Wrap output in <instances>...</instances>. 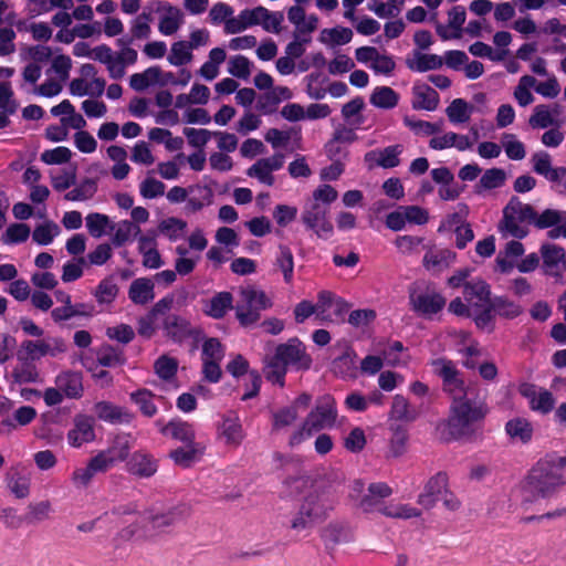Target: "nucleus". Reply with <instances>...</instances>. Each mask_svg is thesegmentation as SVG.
Here are the masks:
<instances>
[{
	"label": "nucleus",
	"mask_w": 566,
	"mask_h": 566,
	"mask_svg": "<svg viewBox=\"0 0 566 566\" xmlns=\"http://www.w3.org/2000/svg\"><path fill=\"white\" fill-rule=\"evenodd\" d=\"M112 230L114 231L112 241L116 247L125 244L140 232L138 226L127 220H123L114 224V229Z\"/></svg>",
	"instance_id": "54"
},
{
	"label": "nucleus",
	"mask_w": 566,
	"mask_h": 566,
	"mask_svg": "<svg viewBox=\"0 0 566 566\" xmlns=\"http://www.w3.org/2000/svg\"><path fill=\"white\" fill-rule=\"evenodd\" d=\"M94 410L98 419L111 423L128 422L130 419L126 410L106 401L96 403Z\"/></svg>",
	"instance_id": "40"
},
{
	"label": "nucleus",
	"mask_w": 566,
	"mask_h": 566,
	"mask_svg": "<svg viewBox=\"0 0 566 566\" xmlns=\"http://www.w3.org/2000/svg\"><path fill=\"white\" fill-rule=\"evenodd\" d=\"M64 83V81L45 72L44 82L39 85H34L31 92L38 96L51 98L62 92Z\"/></svg>",
	"instance_id": "55"
},
{
	"label": "nucleus",
	"mask_w": 566,
	"mask_h": 566,
	"mask_svg": "<svg viewBox=\"0 0 566 566\" xmlns=\"http://www.w3.org/2000/svg\"><path fill=\"white\" fill-rule=\"evenodd\" d=\"M205 446L201 443L185 444L170 453L174 462L181 467H189L196 462L203 453Z\"/></svg>",
	"instance_id": "42"
},
{
	"label": "nucleus",
	"mask_w": 566,
	"mask_h": 566,
	"mask_svg": "<svg viewBox=\"0 0 566 566\" xmlns=\"http://www.w3.org/2000/svg\"><path fill=\"white\" fill-rule=\"evenodd\" d=\"M535 220L533 208L513 198L503 211V221L500 230L504 235L524 238L527 234V226Z\"/></svg>",
	"instance_id": "6"
},
{
	"label": "nucleus",
	"mask_w": 566,
	"mask_h": 566,
	"mask_svg": "<svg viewBox=\"0 0 566 566\" xmlns=\"http://www.w3.org/2000/svg\"><path fill=\"white\" fill-rule=\"evenodd\" d=\"M61 233L57 223L46 220L35 227L32 232V239L39 245H49Z\"/></svg>",
	"instance_id": "47"
},
{
	"label": "nucleus",
	"mask_w": 566,
	"mask_h": 566,
	"mask_svg": "<svg viewBox=\"0 0 566 566\" xmlns=\"http://www.w3.org/2000/svg\"><path fill=\"white\" fill-rule=\"evenodd\" d=\"M56 387L67 398H80L83 395L82 376L80 373L63 371L56 376Z\"/></svg>",
	"instance_id": "33"
},
{
	"label": "nucleus",
	"mask_w": 566,
	"mask_h": 566,
	"mask_svg": "<svg viewBox=\"0 0 566 566\" xmlns=\"http://www.w3.org/2000/svg\"><path fill=\"white\" fill-rule=\"evenodd\" d=\"M439 105V95L424 83H417L412 87V107L415 109L434 111Z\"/></svg>",
	"instance_id": "29"
},
{
	"label": "nucleus",
	"mask_w": 566,
	"mask_h": 566,
	"mask_svg": "<svg viewBox=\"0 0 566 566\" xmlns=\"http://www.w3.org/2000/svg\"><path fill=\"white\" fill-rule=\"evenodd\" d=\"M533 223L541 228H552L548 235L553 239L566 238V211L547 209L541 214L535 212Z\"/></svg>",
	"instance_id": "20"
},
{
	"label": "nucleus",
	"mask_w": 566,
	"mask_h": 566,
	"mask_svg": "<svg viewBox=\"0 0 566 566\" xmlns=\"http://www.w3.org/2000/svg\"><path fill=\"white\" fill-rule=\"evenodd\" d=\"M381 515L388 518L411 520L420 517L421 510L408 503L389 501L384 506Z\"/></svg>",
	"instance_id": "38"
},
{
	"label": "nucleus",
	"mask_w": 566,
	"mask_h": 566,
	"mask_svg": "<svg viewBox=\"0 0 566 566\" xmlns=\"http://www.w3.org/2000/svg\"><path fill=\"white\" fill-rule=\"evenodd\" d=\"M407 66L415 72H427L440 69L443 65V57L437 54L423 53L413 50L406 60Z\"/></svg>",
	"instance_id": "31"
},
{
	"label": "nucleus",
	"mask_w": 566,
	"mask_h": 566,
	"mask_svg": "<svg viewBox=\"0 0 566 566\" xmlns=\"http://www.w3.org/2000/svg\"><path fill=\"white\" fill-rule=\"evenodd\" d=\"M128 471L140 478H149L157 471L156 461L144 452H136L127 463Z\"/></svg>",
	"instance_id": "36"
},
{
	"label": "nucleus",
	"mask_w": 566,
	"mask_h": 566,
	"mask_svg": "<svg viewBox=\"0 0 566 566\" xmlns=\"http://www.w3.org/2000/svg\"><path fill=\"white\" fill-rule=\"evenodd\" d=\"M312 363L306 346L300 339L291 338L275 348L274 355L266 361L265 376L273 384L283 386L287 368L307 370Z\"/></svg>",
	"instance_id": "4"
},
{
	"label": "nucleus",
	"mask_w": 566,
	"mask_h": 566,
	"mask_svg": "<svg viewBox=\"0 0 566 566\" xmlns=\"http://www.w3.org/2000/svg\"><path fill=\"white\" fill-rule=\"evenodd\" d=\"M463 297H455L449 304V312L462 317H473L479 328H489L491 324V290L489 284L474 279L464 284Z\"/></svg>",
	"instance_id": "3"
},
{
	"label": "nucleus",
	"mask_w": 566,
	"mask_h": 566,
	"mask_svg": "<svg viewBox=\"0 0 566 566\" xmlns=\"http://www.w3.org/2000/svg\"><path fill=\"white\" fill-rule=\"evenodd\" d=\"M30 235V228L24 223H14L7 228L0 240L4 244L24 242Z\"/></svg>",
	"instance_id": "60"
},
{
	"label": "nucleus",
	"mask_w": 566,
	"mask_h": 566,
	"mask_svg": "<svg viewBox=\"0 0 566 566\" xmlns=\"http://www.w3.org/2000/svg\"><path fill=\"white\" fill-rule=\"evenodd\" d=\"M353 31L348 28L336 27L332 29H324L321 32V41L329 45H343L350 42Z\"/></svg>",
	"instance_id": "57"
},
{
	"label": "nucleus",
	"mask_w": 566,
	"mask_h": 566,
	"mask_svg": "<svg viewBox=\"0 0 566 566\" xmlns=\"http://www.w3.org/2000/svg\"><path fill=\"white\" fill-rule=\"evenodd\" d=\"M129 449L130 444L128 437L120 436L117 437L112 446L104 450V452L108 454V457L112 458V461L116 464L127 458Z\"/></svg>",
	"instance_id": "63"
},
{
	"label": "nucleus",
	"mask_w": 566,
	"mask_h": 566,
	"mask_svg": "<svg viewBox=\"0 0 566 566\" xmlns=\"http://www.w3.org/2000/svg\"><path fill=\"white\" fill-rule=\"evenodd\" d=\"M91 59L105 64L109 76L114 80L122 78L125 75L122 63L115 59L114 52L106 44L94 46Z\"/></svg>",
	"instance_id": "30"
},
{
	"label": "nucleus",
	"mask_w": 566,
	"mask_h": 566,
	"mask_svg": "<svg viewBox=\"0 0 566 566\" xmlns=\"http://www.w3.org/2000/svg\"><path fill=\"white\" fill-rule=\"evenodd\" d=\"M329 209L324 205L306 200L302 211V222L318 238L327 240L334 233V227L328 219Z\"/></svg>",
	"instance_id": "10"
},
{
	"label": "nucleus",
	"mask_w": 566,
	"mask_h": 566,
	"mask_svg": "<svg viewBox=\"0 0 566 566\" xmlns=\"http://www.w3.org/2000/svg\"><path fill=\"white\" fill-rule=\"evenodd\" d=\"M566 455L538 460L518 486L523 504L554 496L566 484Z\"/></svg>",
	"instance_id": "2"
},
{
	"label": "nucleus",
	"mask_w": 566,
	"mask_h": 566,
	"mask_svg": "<svg viewBox=\"0 0 566 566\" xmlns=\"http://www.w3.org/2000/svg\"><path fill=\"white\" fill-rule=\"evenodd\" d=\"M161 432L166 436H171L174 439L185 444L195 443V429L190 423L172 420L161 429Z\"/></svg>",
	"instance_id": "43"
},
{
	"label": "nucleus",
	"mask_w": 566,
	"mask_h": 566,
	"mask_svg": "<svg viewBox=\"0 0 566 566\" xmlns=\"http://www.w3.org/2000/svg\"><path fill=\"white\" fill-rule=\"evenodd\" d=\"M72 65L73 62L69 55L56 54L52 57L51 65L45 72L66 82L70 77Z\"/></svg>",
	"instance_id": "58"
},
{
	"label": "nucleus",
	"mask_w": 566,
	"mask_h": 566,
	"mask_svg": "<svg viewBox=\"0 0 566 566\" xmlns=\"http://www.w3.org/2000/svg\"><path fill=\"white\" fill-rule=\"evenodd\" d=\"M36 417V410L30 406H22L13 412L12 419H4L3 426L15 428L17 426H27Z\"/></svg>",
	"instance_id": "62"
},
{
	"label": "nucleus",
	"mask_w": 566,
	"mask_h": 566,
	"mask_svg": "<svg viewBox=\"0 0 566 566\" xmlns=\"http://www.w3.org/2000/svg\"><path fill=\"white\" fill-rule=\"evenodd\" d=\"M447 491L448 475L438 472L426 483L423 491L418 496V503L424 509H431Z\"/></svg>",
	"instance_id": "22"
},
{
	"label": "nucleus",
	"mask_w": 566,
	"mask_h": 566,
	"mask_svg": "<svg viewBox=\"0 0 566 566\" xmlns=\"http://www.w3.org/2000/svg\"><path fill=\"white\" fill-rule=\"evenodd\" d=\"M275 266L282 272L284 282L291 284L294 275V258L289 247H279V252L275 259Z\"/></svg>",
	"instance_id": "49"
},
{
	"label": "nucleus",
	"mask_w": 566,
	"mask_h": 566,
	"mask_svg": "<svg viewBox=\"0 0 566 566\" xmlns=\"http://www.w3.org/2000/svg\"><path fill=\"white\" fill-rule=\"evenodd\" d=\"M156 13L158 14V31L165 36L175 34L184 24L182 11L168 2H159Z\"/></svg>",
	"instance_id": "18"
},
{
	"label": "nucleus",
	"mask_w": 566,
	"mask_h": 566,
	"mask_svg": "<svg viewBox=\"0 0 566 566\" xmlns=\"http://www.w3.org/2000/svg\"><path fill=\"white\" fill-rule=\"evenodd\" d=\"M505 432L514 443L526 444L533 438L534 428L526 418L516 417L506 422Z\"/></svg>",
	"instance_id": "32"
},
{
	"label": "nucleus",
	"mask_w": 566,
	"mask_h": 566,
	"mask_svg": "<svg viewBox=\"0 0 566 566\" xmlns=\"http://www.w3.org/2000/svg\"><path fill=\"white\" fill-rule=\"evenodd\" d=\"M314 305L316 318L322 322H334L346 311L345 302L329 291H321Z\"/></svg>",
	"instance_id": "15"
},
{
	"label": "nucleus",
	"mask_w": 566,
	"mask_h": 566,
	"mask_svg": "<svg viewBox=\"0 0 566 566\" xmlns=\"http://www.w3.org/2000/svg\"><path fill=\"white\" fill-rule=\"evenodd\" d=\"M355 57L360 64L369 67L375 74L389 76L396 69L394 57L387 53H381L375 46H360L356 49Z\"/></svg>",
	"instance_id": "12"
},
{
	"label": "nucleus",
	"mask_w": 566,
	"mask_h": 566,
	"mask_svg": "<svg viewBox=\"0 0 566 566\" xmlns=\"http://www.w3.org/2000/svg\"><path fill=\"white\" fill-rule=\"evenodd\" d=\"M409 303L411 310L421 316H432L446 305L443 295L431 286L415 289L410 292Z\"/></svg>",
	"instance_id": "11"
},
{
	"label": "nucleus",
	"mask_w": 566,
	"mask_h": 566,
	"mask_svg": "<svg viewBox=\"0 0 566 566\" xmlns=\"http://www.w3.org/2000/svg\"><path fill=\"white\" fill-rule=\"evenodd\" d=\"M86 228L93 238H101L107 233L108 230L114 229V223L108 216L92 212L85 218Z\"/></svg>",
	"instance_id": "44"
},
{
	"label": "nucleus",
	"mask_w": 566,
	"mask_h": 566,
	"mask_svg": "<svg viewBox=\"0 0 566 566\" xmlns=\"http://www.w3.org/2000/svg\"><path fill=\"white\" fill-rule=\"evenodd\" d=\"M518 392L528 400L530 408L533 411L546 415L555 406V398L552 392L535 385L524 382L520 385Z\"/></svg>",
	"instance_id": "16"
},
{
	"label": "nucleus",
	"mask_w": 566,
	"mask_h": 566,
	"mask_svg": "<svg viewBox=\"0 0 566 566\" xmlns=\"http://www.w3.org/2000/svg\"><path fill=\"white\" fill-rule=\"evenodd\" d=\"M536 78L532 75H523L514 88V98L517 104L525 107L534 102L532 90H535Z\"/></svg>",
	"instance_id": "46"
},
{
	"label": "nucleus",
	"mask_w": 566,
	"mask_h": 566,
	"mask_svg": "<svg viewBox=\"0 0 566 566\" xmlns=\"http://www.w3.org/2000/svg\"><path fill=\"white\" fill-rule=\"evenodd\" d=\"M271 306V301L263 291L247 287L241 290L237 305V317L244 326H249L259 319V313Z\"/></svg>",
	"instance_id": "9"
},
{
	"label": "nucleus",
	"mask_w": 566,
	"mask_h": 566,
	"mask_svg": "<svg viewBox=\"0 0 566 566\" xmlns=\"http://www.w3.org/2000/svg\"><path fill=\"white\" fill-rule=\"evenodd\" d=\"M23 348L32 359H39L46 355L56 356L66 349L65 343L57 337L28 340L23 343Z\"/></svg>",
	"instance_id": "23"
},
{
	"label": "nucleus",
	"mask_w": 566,
	"mask_h": 566,
	"mask_svg": "<svg viewBox=\"0 0 566 566\" xmlns=\"http://www.w3.org/2000/svg\"><path fill=\"white\" fill-rule=\"evenodd\" d=\"M283 164L284 157L280 154L259 159L248 169V176L256 178L260 182L266 186H272L274 182V177L272 174L281 169Z\"/></svg>",
	"instance_id": "21"
},
{
	"label": "nucleus",
	"mask_w": 566,
	"mask_h": 566,
	"mask_svg": "<svg viewBox=\"0 0 566 566\" xmlns=\"http://www.w3.org/2000/svg\"><path fill=\"white\" fill-rule=\"evenodd\" d=\"M492 310L507 318H514L522 313L521 305L504 297H496L492 301L491 311Z\"/></svg>",
	"instance_id": "64"
},
{
	"label": "nucleus",
	"mask_w": 566,
	"mask_h": 566,
	"mask_svg": "<svg viewBox=\"0 0 566 566\" xmlns=\"http://www.w3.org/2000/svg\"><path fill=\"white\" fill-rule=\"evenodd\" d=\"M564 122V111L558 103L536 105L528 118V125L533 129L562 127Z\"/></svg>",
	"instance_id": "13"
},
{
	"label": "nucleus",
	"mask_w": 566,
	"mask_h": 566,
	"mask_svg": "<svg viewBox=\"0 0 566 566\" xmlns=\"http://www.w3.org/2000/svg\"><path fill=\"white\" fill-rule=\"evenodd\" d=\"M66 439L69 446L76 449L94 441V419L86 415H76L73 420V427L66 434Z\"/></svg>",
	"instance_id": "17"
},
{
	"label": "nucleus",
	"mask_w": 566,
	"mask_h": 566,
	"mask_svg": "<svg viewBox=\"0 0 566 566\" xmlns=\"http://www.w3.org/2000/svg\"><path fill=\"white\" fill-rule=\"evenodd\" d=\"M473 146V140L467 135H460L453 132L438 133L429 142V147L434 150H443L447 148H455L464 151Z\"/></svg>",
	"instance_id": "26"
},
{
	"label": "nucleus",
	"mask_w": 566,
	"mask_h": 566,
	"mask_svg": "<svg viewBox=\"0 0 566 566\" xmlns=\"http://www.w3.org/2000/svg\"><path fill=\"white\" fill-rule=\"evenodd\" d=\"M168 62L174 66L188 64L192 60L191 45L187 41H177L171 44L167 56Z\"/></svg>",
	"instance_id": "53"
},
{
	"label": "nucleus",
	"mask_w": 566,
	"mask_h": 566,
	"mask_svg": "<svg viewBox=\"0 0 566 566\" xmlns=\"http://www.w3.org/2000/svg\"><path fill=\"white\" fill-rule=\"evenodd\" d=\"M97 191V184L93 179H84L76 187L65 195L70 201H86L94 197Z\"/></svg>",
	"instance_id": "56"
},
{
	"label": "nucleus",
	"mask_w": 566,
	"mask_h": 566,
	"mask_svg": "<svg viewBox=\"0 0 566 566\" xmlns=\"http://www.w3.org/2000/svg\"><path fill=\"white\" fill-rule=\"evenodd\" d=\"M332 507V501L324 493L312 491L304 496L291 526L297 532L304 531L322 518Z\"/></svg>",
	"instance_id": "7"
},
{
	"label": "nucleus",
	"mask_w": 566,
	"mask_h": 566,
	"mask_svg": "<svg viewBox=\"0 0 566 566\" xmlns=\"http://www.w3.org/2000/svg\"><path fill=\"white\" fill-rule=\"evenodd\" d=\"M403 124L417 136L427 137L441 133L442 124L441 123H430L422 119H417L415 117L406 116L403 118Z\"/></svg>",
	"instance_id": "52"
},
{
	"label": "nucleus",
	"mask_w": 566,
	"mask_h": 566,
	"mask_svg": "<svg viewBox=\"0 0 566 566\" xmlns=\"http://www.w3.org/2000/svg\"><path fill=\"white\" fill-rule=\"evenodd\" d=\"M533 169L536 174L544 176L547 180L555 185L566 181L565 167H552V159L548 153L537 151L532 157Z\"/></svg>",
	"instance_id": "24"
},
{
	"label": "nucleus",
	"mask_w": 566,
	"mask_h": 566,
	"mask_svg": "<svg viewBox=\"0 0 566 566\" xmlns=\"http://www.w3.org/2000/svg\"><path fill=\"white\" fill-rule=\"evenodd\" d=\"M474 106L463 98L453 99L446 108L449 122L453 125H462L470 120Z\"/></svg>",
	"instance_id": "37"
},
{
	"label": "nucleus",
	"mask_w": 566,
	"mask_h": 566,
	"mask_svg": "<svg viewBox=\"0 0 566 566\" xmlns=\"http://www.w3.org/2000/svg\"><path fill=\"white\" fill-rule=\"evenodd\" d=\"M287 20L294 25L295 35L312 36L318 25V18L315 14H306L305 9L300 6L287 9Z\"/></svg>",
	"instance_id": "25"
},
{
	"label": "nucleus",
	"mask_w": 566,
	"mask_h": 566,
	"mask_svg": "<svg viewBox=\"0 0 566 566\" xmlns=\"http://www.w3.org/2000/svg\"><path fill=\"white\" fill-rule=\"evenodd\" d=\"M392 494V489L385 482L370 483L365 490V484L360 480H356L352 484L350 496L356 499L358 495L357 505L365 513H380L387 502L385 499Z\"/></svg>",
	"instance_id": "8"
},
{
	"label": "nucleus",
	"mask_w": 566,
	"mask_h": 566,
	"mask_svg": "<svg viewBox=\"0 0 566 566\" xmlns=\"http://www.w3.org/2000/svg\"><path fill=\"white\" fill-rule=\"evenodd\" d=\"M336 416L337 411L334 398L323 396L317 401L315 409L307 416L302 428L291 437L290 443L292 446L300 444L314 432L331 428L336 421Z\"/></svg>",
	"instance_id": "5"
},
{
	"label": "nucleus",
	"mask_w": 566,
	"mask_h": 566,
	"mask_svg": "<svg viewBox=\"0 0 566 566\" xmlns=\"http://www.w3.org/2000/svg\"><path fill=\"white\" fill-rule=\"evenodd\" d=\"M31 478L18 471L12 472L8 480V488L18 499H24L30 494Z\"/></svg>",
	"instance_id": "59"
},
{
	"label": "nucleus",
	"mask_w": 566,
	"mask_h": 566,
	"mask_svg": "<svg viewBox=\"0 0 566 566\" xmlns=\"http://www.w3.org/2000/svg\"><path fill=\"white\" fill-rule=\"evenodd\" d=\"M544 266L553 269L565 259V250L556 244L546 243L541 248Z\"/></svg>",
	"instance_id": "61"
},
{
	"label": "nucleus",
	"mask_w": 566,
	"mask_h": 566,
	"mask_svg": "<svg viewBox=\"0 0 566 566\" xmlns=\"http://www.w3.org/2000/svg\"><path fill=\"white\" fill-rule=\"evenodd\" d=\"M227 371L234 378L247 375L249 381L248 389L242 396V400H248L258 395L261 387V377L256 371L249 370L248 360L241 355L230 356V360L227 364Z\"/></svg>",
	"instance_id": "14"
},
{
	"label": "nucleus",
	"mask_w": 566,
	"mask_h": 566,
	"mask_svg": "<svg viewBox=\"0 0 566 566\" xmlns=\"http://www.w3.org/2000/svg\"><path fill=\"white\" fill-rule=\"evenodd\" d=\"M218 438L229 448H238L243 442L245 433L237 415L231 413L222 418L218 427Z\"/></svg>",
	"instance_id": "19"
},
{
	"label": "nucleus",
	"mask_w": 566,
	"mask_h": 566,
	"mask_svg": "<svg viewBox=\"0 0 566 566\" xmlns=\"http://www.w3.org/2000/svg\"><path fill=\"white\" fill-rule=\"evenodd\" d=\"M135 513V524L137 525L136 530L130 531V535H134L138 532V530H143L145 533L150 528L160 527L169 523L168 517L165 515H159L155 513L153 510L146 511H134Z\"/></svg>",
	"instance_id": "41"
},
{
	"label": "nucleus",
	"mask_w": 566,
	"mask_h": 566,
	"mask_svg": "<svg viewBox=\"0 0 566 566\" xmlns=\"http://www.w3.org/2000/svg\"><path fill=\"white\" fill-rule=\"evenodd\" d=\"M432 366L434 373L442 378L444 391L452 398L448 421L450 428L458 436L473 432L474 426L488 413L485 400L479 397L474 388L465 385L453 361L436 359Z\"/></svg>",
	"instance_id": "1"
},
{
	"label": "nucleus",
	"mask_w": 566,
	"mask_h": 566,
	"mask_svg": "<svg viewBox=\"0 0 566 566\" xmlns=\"http://www.w3.org/2000/svg\"><path fill=\"white\" fill-rule=\"evenodd\" d=\"M375 350L380 352L384 361L391 367H407L411 359L408 349L398 340L388 342L384 348L377 344Z\"/></svg>",
	"instance_id": "27"
},
{
	"label": "nucleus",
	"mask_w": 566,
	"mask_h": 566,
	"mask_svg": "<svg viewBox=\"0 0 566 566\" xmlns=\"http://www.w3.org/2000/svg\"><path fill=\"white\" fill-rule=\"evenodd\" d=\"M232 305V297L229 293L223 292L213 296L205 305V313L213 318L222 317Z\"/></svg>",
	"instance_id": "50"
},
{
	"label": "nucleus",
	"mask_w": 566,
	"mask_h": 566,
	"mask_svg": "<svg viewBox=\"0 0 566 566\" xmlns=\"http://www.w3.org/2000/svg\"><path fill=\"white\" fill-rule=\"evenodd\" d=\"M159 74V66H150L140 73H135L130 76V87L137 92L147 90L150 86L157 85Z\"/></svg>",
	"instance_id": "51"
},
{
	"label": "nucleus",
	"mask_w": 566,
	"mask_h": 566,
	"mask_svg": "<svg viewBox=\"0 0 566 566\" xmlns=\"http://www.w3.org/2000/svg\"><path fill=\"white\" fill-rule=\"evenodd\" d=\"M401 145L388 146L381 150H371L365 155V161L373 166L378 165L384 168H394L399 165V156L402 154Z\"/></svg>",
	"instance_id": "28"
},
{
	"label": "nucleus",
	"mask_w": 566,
	"mask_h": 566,
	"mask_svg": "<svg viewBox=\"0 0 566 566\" xmlns=\"http://www.w3.org/2000/svg\"><path fill=\"white\" fill-rule=\"evenodd\" d=\"M454 260V253L450 250H430L423 256V265L427 270L439 271L448 266Z\"/></svg>",
	"instance_id": "48"
},
{
	"label": "nucleus",
	"mask_w": 566,
	"mask_h": 566,
	"mask_svg": "<svg viewBox=\"0 0 566 566\" xmlns=\"http://www.w3.org/2000/svg\"><path fill=\"white\" fill-rule=\"evenodd\" d=\"M323 536L336 544L349 543L354 541V530L346 523L334 522L324 530Z\"/></svg>",
	"instance_id": "45"
},
{
	"label": "nucleus",
	"mask_w": 566,
	"mask_h": 566,
	"mask_svg": "<svg viewBox=\"0 0 566 566\" xmlns=\"http://www.w3.org/2000/svg\"><path fill=\"white\" fill-rule=\"evenodd\" d=\"M399 99V94L389 86H376L369 96V103L381 109L395 108Z\"/></svg>",
	"instance_id": "39"
},
{
	"label": "nucleus",
	"mask_w": 566,
	"mask_h": 566,
	"mask_svg": "<svg viewBox=\"0 0 566 566\" xmlns=\"http://www.w3.org/2000/svg\"><path fill=\"white\" fill-rule=\"evenodd\" d=\"M154 287L153 280L148 277L136 279L129 286L128 296L135 304H146L155 297Z\"/></svg>",
	"instance_id": "34"
},
{
	"label": "nucleus",
	"mask_w": 566,
	"mask_h": 566,
	"mask_svg": "<svg viewBox=\"0 0 566 566\" xmlns=\"http://www.w3.org/2000/svg\"><path fill=\"white\" fill-rule=\"evenodd\" d=\"M104 80L88 81L82 77L73 78L69 85L70 94L73 96H101L105 91Z\"/></svg>",
	"instance_id": "35"
}]
</instances>
